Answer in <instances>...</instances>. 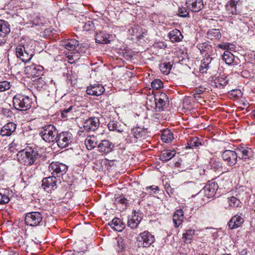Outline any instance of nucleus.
Wrapping results in <instances>:
<instances>
[{"label": "nucleus", "instance_id": "nucleus-27", "mask_svg": "<svg viewBox=\"0 0 255 255\" xmlns=\"http://www.w3.org/2000/svg\"><path fill=\"white\" fill-rule=\"evenodd\" d=\"M207 37L212 40L219 39L221 37V33L219 29H210L207 33Z\"/></svg>", "mask_w": 255, "mask_h": 255}, {"label": "nucleus", "instance_id": "nucleus-61", "mask_svg": "<svg viewBox=\"0 0 255 255\" xmlns=\"http://www.w3.org/2000/svg\"><path fill=\"white\" fill-rule=\"evenodd\" d=\"M193 252L194 253V255H207V254H204L203 253H201V252H196L195 253V250H193ZM191 255H193L192 254H191Z\"/></svg>", "mask_w": 255, "mask_h": 255}, {"label": "nucleus", "instance_id": "nucleus-24", "mask_svg": "<svg viewBox=\"0 0 255 255\" xmlns=\"http://www.w3.org/2000/svg\"><path fill=\"white\" fill-rule=\"evenodd\" d=\"M132 133L136 139L141 138H144L147 134V130L145 128L140 127H135L132 129Z\"/></svg>", "mask_w": 255, "mask_h": 255}, {"label": "nucleus", "instance_id": "nucleus-52", "mask_svg": "<svg viewBox=\"0 0 255 255\" xmlns=\"http://www.w3.org/2000/svg\"><path fill=\"white\" fill-rule=\"evenodd\" d=\"M37 83L38 84V87L42 88L44 86L46 82L44 80V78L42 77H39L37 79Z\"/></svg>", "mask_w": 255, "mask_h": 255}, {"label": "nucleus", "instance_id": "nucleus-36", "mask_svg": "<svg viewBox=\"0 0 255 255\" xmlns=\"http://www.w3.org/2000/svg\"><path fill=\"white\" fill-rule=\"evenodd\" d=\"M173 138V133L169 130H165L161 136V140L164 142H170Z\"/></svg>", "mask_w": 255, "mask_h": 255}, {"label": "nucleus", "instance_id": "nucleus-14", "mask_svg": "<svg viewBox=\"0 0 255 255\" xmlns=\"http://www.w3.org/2000/svg\"><path fill=\"white\" fill-rule=\"evenodd\" d=\"M86 92L88 95L99 96L104 93L105 92V88L102 85L99 84H95L88 87L87 89Z\"/></svg>", "mask_w": 255, "mask_h": 255}, {"label": "nucleus", "instance_id": "nucleus-55", "mask_svg": "<svg viewBox=\"0 0 255 255\" xmlns=\"http://www.w3.org/2000/svg\"><path fill=\"white\" fill-rule=\"evenodd\" d=\"M218 47H219L221 49H222L228 50L229 47V45L228 44H218Z\"/></svg>", "mask_w": 255, "mask_h": 255}, {"label": "nucleus", "instance_id": "nucleus-34", "mask_svg": "<svg viewBox=\"0 0 255 255\" xmlns=\"http://www.w3.org/2000/svg\"><path fill=\"white\" fill-rule=\"evenodd\" d=\"M197 47L202 54L205 55H209V52L211 50V46L208 43L204 42L198 45Z\"/></svg>", "mask_w": 255, "mask_h": 255}, {"label": "nucleus", "instance_id": "nucleus-50", "mask_svg": "<svg viewBox=\"0 0 255 255\" xmlns=\"http://www.w3.org/2000/svg\"><path fill=\"white\" fill-rule=\"evenodd\" d=\"M146 190L150 194H155L156 193V191L158 190V187L156 186L152 185L150 186H147L146 188Z\"/></svg>", "mask_w": 255, "mask_h": 255}, {"label": "nucleus", "instance_id": "nucleus-48", "mask_svg": "<svg viewBox=\"0 0 255 255\" xmlns=\"http://www.w3.org/2000/svg\"><path fill=\"white\" fill-rule=\"evenodd\" d=\"M9 201V199L7 196L0 193V204L7 203Z\"/></svg>", "mask_w": 255, "mask_h": 255}, {"label": "nucleus", "instance_id": "nucleus-31", "mask_svg": "<svg viewBox=\"0 0 255 255\" xmlns=\"http://www.w3.org/2000/svg\"><path fill=\"white\" fill-rule=\"evenodd\" d=\"M195 233V230H194L189 229L187 230L186 233L183 234L182 239L184 242L187 243H191Z\"/></svg>", "mask_w": 255, "mask_h": 255}, {"label": "nucleus", "instance_id": "nucleus-5", "mask_svg": "<svg viewBox=\"0 0 255 255\" xmlns=\"http://www.w3.org/2000/svg\"><path fill=\"white\" fill-rule=\"evenodd\" d=\"M218 185L215 182H212L206 185L202 190L198 192L195 196L198 197H201L203 195L207 198H210L214 196L216 193V191L218 189ZM195 195H192V197Z\"/></svg>", "mask_w": 255, "mask_h": 255}, {"label": "nucleus", "instance_id": "nucleus-21", "mask_svg": "<svg viewBox=\"0 0 255 255\" xmlns=\"http://www.w3.org/2000/svg\"><path fill=\"white\" fill-rule=\"evenodd\" d=\"M111 35L109 34L100 31L97 33L95 36L96 42L100 44H107L111 41Z\"/></svg>", "mask_w": 255, "mask_h": 255}, {"label": "nucleus", "instance_id": "nucleus-39", "mask_svg": "<svg viewBox=\"0 0 255 255\" xmlns=\"http://www.w3.org/2000/svg\"><path fill=\"white\" fill-rule=\"evenodd\" d=\"M228 203L229 205L232 208L237 207L241 204L240 201L234 196L228 198Z\"/></svg>", "mask_w": 255, "mask_h": 255}, {"label": "nucleus", "instance_id": "nucleus-56", "mask_svg": "<svg viewBox=\"0 0 255 255\" xmlns=\"http://www.w3.org/2000/svg\"><path fill=\"white\" fill-rule=\"evenodd\" d=\"M128 32L130 35H134V34H135L137 32V28L136 27L135 28L131 27L130 28H129L128 29Z\"/></svg>", "mask_w": 255, "mask_h": 255}, {"label": "nucleus", "instance_id": "nucleus-45", "mask_svg": "<svg viewBox=\"0 0 255 255\" xmlns=\"http://www.w3.org/2000/svg\"><path fill=\"white\" fill-rule=\"evenodd\" d=\"M118 252H123L126 249V244L124 243V240L122 239H119L118 242Z\"/></svg>", "mask_w": 255, "mask_h": 255}, {"label": "nucleus", "instance_id": "nucleus-35", "mask_svg": "<svg viewBox=\"0 0 255 255\" xmlns=\"http://www.w3.org/2000/svg\"><path fill=\"white\" fill-rule=\"evenodd\" d=\"M223 60L228 65L231 64L234 60V55L229 51H225L222 56Z\"/></svg>", "mask_w": 255, "mask_h": 255}, {"label": "nucleus", "instance_id": "nucleus-20", "mask_svg": "<svg viewBox=\"0 0 255 255\" xmlns=\"http://www.w3.org/2000/svg\"><path fill=\"white\" fill-rule=\"evenodd\" d=\"M184 219V212L182 209H178L173 215V222L175 227H178L182 223Z\"/></svg>", "mask_w": 255, "mask_h": 255}, {"label": "nucleus", "instance_id": "nucleus-47", "mask_svg": "<svg viewBox=\"0 0 255 255\" xmlns=\"http://www.w3.org/2000/svg\"><path fill=\"white\" fill-rule=\"evenodd\" d=\"M209 68V66L206 65V64L204 63V62L202 60L201 64L199 68V71L202 73H206Z\"/></svg>", "mask_w": 255, "mask_h": 255}, {"label": "nucleus", "instance_id": "nucleus-25", "mask_svg": "<svg viewBox=\"0 0 255 255\" xmlns=\"http://www.w3.org/2000/svg\"><path fill=\"white\" fill-rule=\"evenodd\" d=\"M9 24L3 20H0V36L4 37L10 32Z\"/></svg>", "mask_w": 255, "mask_h": 255}, {"label": "nucleus", "instance_id": "nucleus-37", "mask_svg": "<svg viewBox=\"0 0 255 255\" xmlns=\"http://www.w3.org/2000/svg\"><path fill=\"white\" fill-rule=\"evenodd\" d=\"M171 68L172 65L170 62L162 63L159 66L161 72L165 75H167L169 73Z\"/></svg>", "mask_w": 255, "mask_h": 255}, {"label": "nucleus", "instance_id": "nucleus-9", "mask_svg": "<svg viewBox=\"0 0 255 255\" xmlns=\"http://www.w3.org/2000/svg\"><path fill=\"white\" fill-rule=\"evenodd\" d=\"M72 134L68 131H63L57 134L56 141L58 146L61 148L67 147L72 141Z\"/></svg>", "mask_w": 255, "mask_h": 255}, {"label": "nucleus", "instance_id": "nucleus-26", "mask_svg": "<svg viewBox=\"0 0 255 255\" xmlns=\"http://www.w3.org/2000/svg\"><path fill=\"white\" fill-rule=\"evenodd\" d=\"M79 45V42L76 39H68L63 42L62 45L68 50H75L76 47Z\"/></svg>", "mask_w": 255, "mask_h": 255}, {"label": "nucleus", "instance_id": "nucleus-64", "mask_svg": "<svg viewBox=\"0 0 255 255\" xmlns=\"http://www.w3.org/2000/svg\"><path fill=\"white\" fill-rule=\"evenodd\" d=\"M14 141H13L12 142V143H11V144H13V143H14Z\"/></svg>", "mask_w": 255, "mask_h": 255}, {"label": "nucleus", "instance_id": "nucleus-40", "mask_svg": "<svg viewBox=\"0 0 255 255\" xmlns=\"http://www.w3.org/2000/svg\"><path fill=\"white\" fill-rule=\"evenodd\" d=\"M79 26L83 28V30L85 31L91 30L94 27V23L91 20H89L86 22H82Z\"/></svg>", "mask_w": 255, "mask_h": 255}, {"label": "nucleus", "instance_id": "nucleus-53", "mask_svg": "<svg viewBox=\"0 0 255 255\" xmlns=\"http://www.w3.org/2000/svg\"><path fill=\"white\" fill-rule=\"evenodd\" d=\"M219 83V84L223 86H225L228 84L227 81L224 79L223 78L221 77L217 80V82L216 83Z\"/></svg>", "mask_w": 255, "mask_h": 255}, {"label": "nucleus", "instance_id": "nucleus-33", "mask_svg": "<svg viewBox=\"0 0 255 255\" xmlns=\"http://www.w3.org/2000/svg\"><path fill=\"white\" fill-rule=\"evenodd\" d=\"M226 10L228 14H237L236 4L234 2H229L226 5Z\"/></svg>", "mask_w": 255, "mask_h": 255}, {"label": "nucleus", "instance_id": "nucleus-22", "mask_svg": "<svg viewBox=\"0 0 255 255\" xmlns=\"http://www.w3.org/2000/svg\"><path fill=\"white\" fill-rule=\"evenodd\" d=\"M109 225H110L112 229L118 232L122 231L125 227V224L123 223V221L118 218L113 219V220L109 223Z\"/></svg>", "mask_w": 255, "mask_h": 255}, {"label": "nucleus", "instance_id": "nucleus-17", "mask_svg": "<svg viewBox=\"0 0 255 255\" xmlns=\"http://www.w3.org/2000/svg\"><path fill=\"white\" fill-rule=\"evenodd\" d=\"M16 125L13 122H9L1 128L0 134L2 136H9L15 130Z\"/></svg>", "mask_w": 255, "mask_h": 255}, {"label": "nucleus", "instance_id": "nucleus-62", "mask_svg": "<svg viewBox=\"0 0 255 255\" xmlns=\"http://www.w3.org/2000/svg\"><path fill=\"white\" fill-rule=\"evenodd\" d=\"M187 254H188V253L187 252H185V253L181 254L180 255H187Z\"/></svg>", "mask_w": 255, "mask_h": 255}, {"label": "nucleus", "instance_id": "nucleus-32", "mask_svg": "<svg viewBox=\"0 0 255 255\" xmlns=\"http://www.w3.org/2000/svg\"><path fill=\"white\" fill-rule=\"evenodd\" d=\"M141 220V218L136 216L134 215L131 217V218L128 220V227H130L132 229L136 228L138 225L139 224Z\"/></svg>", "mask_w": 255, "mask_h": 255}, {"label": "nucleus", "instance_id": "nucleus-44", "mask_svg": "<svg viewBox=\"0 0 255 255\" xmlns=\"http://www.w3.org/2000/svg\"><path fill=\"white\" fill-rule=\"evenodd\" d=\"M178 15L181 17H186L189 15V11L186 7H180L178 10Z\"/></svg>", "mask_w": 255, "mask_h": 255}, {"label": "nucleus", "instance_id": "nucleus-18", "mask_svg": "<svg viewBox=\"0 0 255 255\" xmlns=\"http://www.w3.org/2000/svg\"><path fill=\"white\" fill-rule=\"evenodd\" d=\"M98 148L99 152L108 153L113 150L114 145L108 140H103L98 144Z\"/></svg>", "mask_w": 255, "mask_h": 255}, {"label": "nucleus", "instance_id": "nucleus-41", "mask_svg": "<svg viewBox=\"0 0 255 255\" xmlns=\"http://www.w3.org/2000/svg\"><path fill=\"white\" fill-rule=\"evenodd\" d=\"M210 165L212 168L215 171L219 170L222 167V163L220 161L215 159H212L210 162Z\"/></svg>", "mask_w": 255, "mask_h": 255}, {"label": "nucleus", "instance_id": "nucleus-7", "mask_svg": "<svg viewBox=\"0 0 255 255\" xmlns=\"http://www.w3.org/2000/svg\"><path fill=\"white\" fill-rule=\"evenodd\" d=\"M68 166L62 163L52 162L49 166V170L53 176L60 177L64 175L67 171Z\"/></svg>", "mask_w": 255, "mask_h": 255}, {"label": "nucleus", "instance_id": "nucleus-3", "mask_svg": "<svg viewBox=\"0 0 255 255\" xmlns=\"http://www.w3.org/2000/svg\"><path fill=\"white\" fill-rule=\"evenodd\" d=\"M58 133V130L55 127L49 124L41 128L39 135L45 141L52 142L56 140Z\"/></svg>", "mask_w": 255, "mask_h": 255}, {"label": "nucleus", "instance_id": "nucleus-51", "mask_svg": "<svg viewBox=\"0 0 255 255\" xmlns=\"http://www.w3.org/2000/svg\"><path fill=\"white\" fill-rule=\"evenodd\" d=\"M205 91V88L204 87H200L198 88H196V89L194 91V95L196 97L198 96V95H200L201 94L204 93Z\"/></svg>", "mask_w": 255, "mask_h": 255}, {"label": "nucleus", "instance_id": "nucleus-49", "mask_svg": "<svg viewBox=\"0 0 255 255\" xmlns=\"http://www.w3.org/2000/svg\"><path fill=\"white\" fill-rule=\"evenodd\" d=\"M68 58L69 60L70 61L71 63L75 62L79 59L78 53H74V54L69 55L68 56Z\"/></svg>", "mask_w": 255, "mask_h": 255}, {"label": "nucleus", "instance_id": "nucleus-12", "mask_svg": "<svg viewBox=\"0 0 255 255\" xmlns=\"http://www.w3.org/2000/svg\"><path fill=\"white\" fill-rule=\"evenodd\" d=\"M57 180L54 176L44 178L42 180V187L46 191H49L56 188Z\"/></svg>", "mask_w": 255, "mask_h": 255}, {"label": "nucleus", "instance_id": "nucleus-30", "mask_svg": "<svg viewBox=\"0 0 255 255\" xmlns=\"http://www.w3.org/2000/svg\"><path fill=\"white\" fill-rule=\"evenodd\" d=\"M175 155L174 151L165 150L160 156V160L167 161L172 158Z\"/></svg>", "mask_w": 255, "mask_h": 255}, {"label": "nucleus", "instance_id": "nucleus-28", "mask_svg": "<svg viewBox=\"0 0 255 255\" xmlns=\"http://www.w3.org/2000/svg\"><path fill=\"white\" fill-rule=\"evenodd\" d=\"M85 142L88 150H92L98 145L97 140L95 136L88 137L86 139Z\"/></svg>", "mask_w": 255, "mask_h": 255}, {"label": "nucleus", "instance_id": "nucleus-4", "mask_svg": "<svg viewBox=\"0 0 255 255\" xmlns=\"http://www.w3.org/2000/svg\"><path fill=\"white\" fill-rule=\"evenodd\" d=\"M32 100L28 96L17 94L13 98L14 108L19 111H26L31 106Z\"/></svg>", "mask_w": 255, "mask_h": 255}, {"label": "nucleus", "instance_id": "nucleus-1", "mask_svg": "<svg viewBox=\"0 0 255 255\" xmlns=\"http://www.w3.org/2000/svg\"><path fill=\"white\" fill-rule=\"evenodd\" d=\"M254 152L251 148L241 147L236 149V151L226 150L222 154V157L227 164L233 166L237 163L239 157L244 161L251 160L253 157Z\"/></svg>", "mask_w": 255, "mask_h": 255}, {"label": "nucleus", "instance_id": "nucleus-16", "mask_svg": "<svg viewBox=\"0 0 255 255\" xmlns=\"http://www.w3.org/2000/svg\"><path fill=\"white\" fill-rule=\"evenodd\" d=\"M43 70V67L40 65H31L25 68V72L32 77H38L42 75Z\"/></svg>", "mask_w": 255, "mask_h": 255}, {"label": "nucleus", "instance_id": "nucleus-2", "mask_svg": "<svg viewBox=\"0 0 255 255\" xmlns=\"http://www.w3.org/2000/svg\"><path fill=\"white\" fill-rule=\"evenodd\" d=\"M37 156V151L31 147L22 150L17 154L18 161L26 165H30L33 164Z\"/></svg>", "mask_w": 255, "mask_h": 255}, {"label": "nucleus", "instance_id": "nucleus-42", "mask_svg": "<svg viewBox=\"0 0 255 255\" xmlns=\"http://www.w3.org/2000/svg\"><path fill=\"white\" fill-rule=\"evenodd\" d=\"M151 86L153 89L158 90L163 87V83L159 79H155L151 82Z\"/></svg>", "mask_w": 255, "mask_h": 255}, {"label": "nucleus", "instance_id": "nucleus-15", "mask_svg": "<svg viewBox=\"0 0 255 255\" xmlns=\"http://www.w3.org/2000/svg\"><path fill=\"white\" fill-rule=\"evenodd\" d=\"M241 214H237L234 216L228 223L229 228L231 230L237 229L241 227L244 222V219L241 216Z\"/></svg>", "mask_w": 255, "mask_h": 255}, {"label": "nucleus", "instance_id": "nucleus-57", "mask_svg": "<svg viewBox=\"0 0 255 255\" xmlns=\"http://www.w3.org/2000/svg\"><path fill=\"white\" fill-rule=\"evenodd\" d=\"M2 113L3 115H5L6 117H9L11 114V112L7 109H3L2 110Z\"/></svg>", "mask_w": 255, "mask_h": 255}, {"label": "nucleus", "instance_id": "nucleus-54", "mask_svg": "<svg viewBox=\"0 0 255 255\" xmlns=\"http://www.w3.org/2000/svg\"><path fill=\"white\" fill-rule=\"evenodd\" d=\"M202 60L204 62V63H206V65H208V66H209V64L211 63V62L212 60V58L211 57H210L209 55H208L206 57L204 58Z\"/></svg>", "mask_w": 255, "mask_h": 255}, {"label": "nucleus", "instance_id": "nucleus-43", "mask_svg": "<svg viewBox=\"0 0 255 255\" xmlns=\"http://www.w3.org/2000/svg\"><path fill=\"white\" fill-rule=\"evenodd\" d=\"M10 87V83L7 81L0 82V92H3Z\"/></svg>", "mask_w": 255, "mask_h": 255}, {"label": "nucleus", "instance_id": "nucleus-58", "mask_svg": "<svg viewBox=\"0 0 255 255\" xmlns=\"http://www.w3.org/2000/svg\"><path fill=\"white\" fill-rule=\"evenodd\" d=\"M118 201L120 202L121 204H126L127 202V200L124 197H120L118 199Z\"/></svg>", "mask_w": 255, "mask_h": 255}, {"label": "nucleus", "instance_id": "nucleus-59", "mask_svg": "<svg viewBox=\"0 0 255 255\" xmlns=\"http://www.w3.org/2000/svg\"><path fill=\"white\" fill-rule=\"evenodd\" d=\"M189 187L195 190L197 188V185L193 182H190L189 183Z\"/></svg>", "mask_w": 255, "mask_h": 255}, {"label": "nucleus", "instance_id": "nucleus-10", "mask_svg": "<svg viewBox=\"0 0 255 255\" xmlns=\"http://www.w3.org/2000/svg\"><path fill=\"white\" fill-rule=\"evenodd\" d=\"M138 240L142 243L143 247H148L154 242L155 238L150 233L144 231L139 234Z\"/></svg>", "mask_w": 255, "mask_h": 255}, {"label": "nucleus", "instance_id": "nucleus-23", "mask_svg": "<svg viewBox=\"0 0 255 255\" xmlns=\"http://www.w3.org/2000/svg\"><path fill=\"white\" fill-rule=\"evenodd\" d=\"M168 36L172 42H179L182 40L183 38L180 30L174 29L169 32Z\"/></svg>", "mask_w": 255, "mask_h": 255}, {"label": "nucleus", "instance_id": "nucleus-63", "mask_svg": "<svg viewBox=\"0 0 255 255\" xmlns=\"http://www.w3.org/2000/svg\"><path fill=\"white\" fill-rule=\"evenodd\" d=\"M203 201H205V199L204 198H202V199Z\"/></svg>", "mask_w": 255, "mask_h": 255}, {"label": "nucleus", "instance_id": "nucleus-6", "mask_svg": "<svg viewBox=\"0 0 255 255\" xmlns=\"http://www.w3.org/2000/svg\"><path fill=\"white\" fill-rule=\"evenodd\" d=\"M42 215L39 212L28 213L25 216V223L27 226L35 227L40 225L42 220Z\"/></svg>", "mask_w": 255, "mask_h": 255}, {"label": "nucleus", "instance_id": "nucleus-60", "mask_svg": "<svg viewBox=\"0 0 255 255\" xmlns=\"http://www.w3.org/2000/svg\"><path fill=\"white\" fill-rule=\"evenodd\" d=\"M199 174L200 176L204 175L205 174V170L202 168H198V169Z\"/></svg>", "mask_w": 255, "mask_h": 255}, {"label": "nucleus", "instance_id": "nucleus-11", "mask_svg": "<svg viewBox=\"0 0 255 255\" xmlns=\"http://www.w3.org/2000/svg\"><path fill=\"white\" fill-rule=\"evenodd\" d=\"M99 125L100 122L98 118H90L84 122V130L87 131H94L99 127Z\"/></svg>", "mask_w": 255, "mask_h": 255}, {"label": "nucleus", "instance_id": "nucleus-29", "mask_svg": "<svg viewBox=\"0 0 255 255\" xmlns=\"http://www.w3.org/2000/svg\"><path fill=\"white\" fill-rule=\"evenodd\" d=\"M110 130L116 131L118 132H121L123 131L121 125L116 121H111L108 125Z\"/></svg>", "mask_w": 255, "mask_h": 255}, {"label": "nucleus", "instance_id": "nucleus-19", "mask_svg": "<svg viewBox=\"0 0 255 255\" xmlns=\"http://www.w3.org/2000/svg\"><path fill=\"white\" fill-rule=\"evenodd\" d=\"M165 93H162L159 98L154 97L155 102V108L156 111H162L166 107L167 101L164 100L166 98Z\"/></svg>", "mask_w": 255, "mask_h": 255}, {"label": "nucleus", "instance_id": "nucleus-46", "mask_svg": "<svg viewBox=\"0 0 255 255\" xmlns=\"http://www.w3.org/2000/svg\"><path fill=\"white\" fill-rule=\"evenodd\" d=\"M73 106H71L67 109H65L61 111V117L63 118H67L68 117V114L71 112Z\"/></svg>", "mask_w": 255, "mask_h": 255}, {"label": "nucleus", "instance_id": "nucleus-38", "mask_svg": "<svg viewBox=\"0 0 255 255\" xmlns=\"http://www.w3.org/2000/svg\"><path fill=\"white\" fill-rule=\"evenodd\" d=\"M201 144L199 140V138L197 137H192L187 143L186 148H193L194 147H198Z\"/></svg>", "mask_w": 255, "mask_h": 255}, {"label": "nucleus", "instance_id": "nucleus-13", "mask_svg": "<svg viewBox=\"0 0 255 255\" xmlns=\"http://www.w3.org/2000/svg\"><path fill=\"white\" fill-rule=\"evenodd\" d=\"M186 4L191 11L199 12L204 7L202 0H186Z\"/></svg>", "mask_w": 255, "mask_h": 255}, {"label": "nucleus", "instance_id": "nucleus-8", "mask_svg": "<svg viewBox=\"0 0 255 255\" xmlns=\"http://www.w3.org/2000/svg\"><path fill=\"white\" fill-rule=\"evenodd\" d=\"M16 54L23 62L29 61L33 55V51L28 49L27 46L18 45L16 48Z\"/></svg>", "mask_w": 255, "mask_h": 255}]
</instances>
